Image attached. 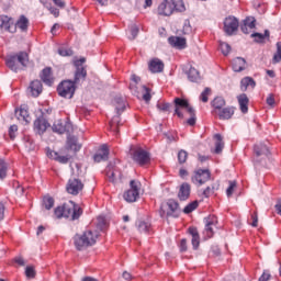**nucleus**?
<instances>
[{
    "label": "nucleus",
    "instance_id": "1",
    "mask_svg": "<svg viewBox=\"0 0 281 281\" xmlns=\"http://www.w3.org/2000/svg\"><path fill=\"white\" fill-rule=\"evenodd\" d=\"M85 63H87L85 57L74 60V65L77 68L75 71V79L74 81L64 80L58 85L57 93L60 95V98H66L68 100L74 98V93H76V85H80V82H83L85 78H87V69L82 67Z\"/></svg>",
    "mask_w": 281,
    "mask_h": 281
},
{
    "label": "nucleus",
    "instance_id": "2",
    "mask_svg": "<svg viewBox=\"0 0 281 281\" xmlns=\"http://www.w3.org/2000/svg\"><path fill=\"white\" fill-rule=\"evenodd\" d=\"M98 236V231H86L82 235H75L74 243L76 249H78V251H82V249H87V247L95 245Z\"/></svg>",
    "mask_w": 281,
    "mask_h": 281
},
{
    "label": "nucleus",
    "instance_id": "3",
    "mask_svg": "<svg viewBox=\"0 0 281 281\" xmlns=\"http://www.w3.org/2000/svg\"><path fill=\"white\" fill-rule=\"evenodd\" d=\"M30 61V55L25 52H20L16 55H10L5 59V65L11 69V71H19L21 67H27V63Z\"/></svg>",
    "mask_w": 281,
    "mask_h": 281
},
{
    "label": "nucleus",
    "instance_id": "4",
    "mask_svg": "<svg viewBox=\"0 0 281 281\" xmlns=\"http://www.w3.org/2000/svg\"><path fill=\"white\" fill-rule=\"evenodd\" d=\"M175 9L179 12H184L186 5L183 4V1H179L175 4V2L165 0L158 5V14H160V16H170L172 12H175Z\"/></svg>",
    "mask_w": 281,
    "mask_h": 281
},
{
    "label": "nucleus",
    "instance_id": "5",
    "mask_svg": "<svg viewBox=\"0 0 281 281\" xmlns=\"http://www.w3.org/2000/svg\"><path fill=\"white\" fill-rule=\"evenodd\" d=\"M82 216V207L74 201L64 203V218H70V221H78Z\"/></svg>",
    "mask_w": 281,
    "mask_h": 281
},
{
    "label": "nucleus",
    "instance_id": "6",
    "mask_svg": "<svg viewBox=\"0 0 281 281\" xmlns=\"http://www.w3.org/2000/svg\"><path fill=\"white\" fill-rule=\"evenodd\" d=\"M132 159L138 166H148L150 164V154L143 148H135L131 153Z\"/></svg>",
    "mask_w": 281,
    "mask_h": 281
},
{
    "label": "nucleus",
    "instance_id": "7",
    "mask_svg": "<svg viewBox=\"0 0 281 281\" xmlns=\"http://www.w3.org/2000/svg\"><path fill=\"white\" fill-rule=\"evenodd\" d=\"M130 189L124 193V199L127 203H135L139 199V190H142V183L132 180L130 182Z\"/></svg>",
    "mask_w": 281,
    "mask_h": 281
},
{
    "label": "nucleus",
    "instance_id": "8",
    "mask_svg": "<svg viewBox=\"0 0 281 281\" xmlns=\"http://www.w3.org/2000/svg\"><path fill=\"white\" fill-rule=\"evenodd\" d=\"M85 190V183L78 178H70L66 184V191L72 196H78V193Z\"/></svg>",
    "mask_w": 281,
    "mask_h": 281
},
{
    "label": "nucleus",
    "instance_id": "9",
    "mask_svg": "<svg viewBox=\"0 0 281 281\" xmlns=\"http://www.w3.org/2000/svg\"><path fill=\"white\" fill-rule=\"evenodd\" d=\"M173 102H175V114L181 120H183V112L181 111L184 110L187 111V113H190V109H194L193 106H190V103L186 99L176 98Z\"/></svg>",
    "mask_w": 281,
    "mask_h": 281
},
{
    "label": "nucleus",
    "instance_id": "10",
    "mask_svg": "<svg viewBox=\"0 0 281 281\" xmlns=\"http://www.w3.org/2000/svg\"><path fill=\"white\" fill-rule=\"evenodd\" d=\"M211 177L212 173L207 169H198L196 171H194L191 181L192 183H195V186H203V183H207V180Z\"/></svg>",
    "mask_w": 281,
    "mask_h": 281
},
{
    "label": "nucleus",
    "instance_id": "11",
    "mask_svg": "<svg viewBox=\"0 0 281 281\" xmlns=\"http://www.w3.org/2000/svg\"><path fill=\"white\" fill-rule=\"evenodd\" d=\"M217 223L218 220L214 215L205 218V228L203 231V235L206 236V238H212V236H214V229H216Z\"/></svg>",
    "mask_w": 281,
    "mask_h": 281
},
{
    "label": "nucleus",
    "instance_id": "12",
    "mask_svg": "<svg viewBox=\"0 0 281 281\" xmlns=\"http://www.w3.org/2000/svg\"><path fill=\"white\" fill-rule=\"evenodd\" d=\"M181 211L179 210V203L175 200H169L167 202V211H162L161 216H168L172 218H178Z\"/></svg>",
    "mask_w": 281,
    "mask_h": 281
},
{
    "label": "nucleus",
    "instance_id": "13",
    "mask_svg": "<svg viewBox=\"0 0 281 281\" xmlns=\"http://www.w3.org/2000/svg\"><path fill=\"white\" fill-rule=\"evenodd\" d=\"M238 30V20L234 16H228L224 21V32L228 35L232 36L234 32Z\"/></svg>",
    "mask_w": 281,
    "mask_h": 281
},
{
    "label": "nucleus",
    "instance_id": "14",
    "mask_svg": "<svg viewBox=\"0 0 281 281\" xmlns=\"http://www.w3.org/2000/svg\"><path fill=\"white\" fill-rule=\"evenodd\" d=\"M254 153L256 157H259L261 159H267L269 155H271V150L269 149V145L265 143H258L254 146Z\"/></svg>",
    "mask_w": 281,
    "mask_h": 281
},
{
    "label": "nucleus",
    "instance_id": "15",
    "mask_svg": "<svg viewBox=\"0 0 281 281\" xmlns=\"http://www.w3.org/2000/svg\"><path fill=\"white\" fill-rule=\"evenodd\" d=\"M0 30H3L4 32H10L11 34H14L16 32V25L12 23V19H10L8 15H1L0 16Z\"/></svg>",
    "mask_w": 281,
    "mask_h": 281
},
{
    "label": "nucleus",
    "instance_id": "16",
    "mask_svg": "<svg viewBox=\"0 0 281 281\" xmlns=\"http://www.w3.org/2000/svg\"><path fill=\"white\" fill-rule=\"evenodd\" d=\"M53 131L54 133H58L59 135H63L65 133H71V123L58 120L53 124Z\"/></svg>",
    "mask_w": 281,
    "mask_h": 281
},
{
    "label": "nucleus",
    "instance_id": "17",
    "mask_svg": "<svg viewBox=\"0 0 281 281\" xmlns=\"http://www.w3.org/2000/svg\"><path fill=\"white\" fill-rule=\"evenodd\" d=\"M169 45L171 47H175L176 49H186L188 47V42L186 37H179V36H170L168 38Z\"/></svg>",
    "mask_w": 281,
    "mask_h": 281
},
{
    "label": "nucleus",
    "instance_id": "18",
    "mask_svg": "<svg viewBox=\"0 0 281 281\" xmlns=\"http://www.w3.org/2000/svg\"><path fill=\"white\" fill-rule=\"evenodd\" d=\"M164 61L159 58H153L148 63V69L151 74H161L164 71Z\"/></svg>",
    "mask_w": 281,
    "mask_h": 281
},
{
    "label": "nucleus",
    "instance_id": "19",
    "mask_svg": "<svg viewBox=\"0 0 281 281\" xmlns=\"http://www.w3.org/2000/svg\"><path fill=\"white\" fill-rule=\"evenodd\" d=\"M15 115L20 122H25V124H30L32 120L27 111V105H21L20 109L15 110Z\"/></svg>",
    "mask_w": 281,
    "mask_h": 281
},
{
    "label": "nucleus",
    "instance_id": "20",
    "mask_svg": "<svg viewBox=\"0 0 281 281\" xmlns=\"http://www.w3.org/2000/svg\"><path fill=\"white\" fill-rule=\"evenodd\" d=\"M188 233L190 234L191 238V245L193 247L194 250L199 249L200 245H201V236L199 235V229H196V227H189L188 228Z\"/></svg>",
    "mask_w": 281,
    "mask_h": 281
},
{
    "label": "nucleus",
    "instance_id": "21",
    "mask_svg": "<svg viewBox=\"0 0 281 281\" xmlns=\"http://www.w3.org/2000/svg\"><path fill=\"white\" fill-rule=\"evenodd\" d=\"M93 159L97 164H100V161H106V159H109V146L106 144L102 145L98 153L94 154Z\"/></svg>",
    "mask_w": 281,
    "mask_h": 281
},
{
    "label": "nucleus",
    "instance_id": "22",
    "mask_svg": "<svg viewBox=\"0 0 281 281\" xmlns=\"http://www.w3.org/2000/svg\"><path fill=\"white\" fill-rule=\"evenodd\" d=\"M47 128H49V123L47 122V120L43 117H38L37 120H35L34 130L36 131V133H38V135H43V133H45Z\"/></svg>",
    "mask_w": 281,
    "mask_h": 281
},
{
    "label": "nucleus",
    "instance_id": "23",
    "mask_svg": "<svg viewBox=\"0 0 281 281\" xmlns=\"http://www.w3.org/2000/svg\"><path fill=\"white\" fill-rule=\"evenodd\" d=\"M235 111H236V108L227 106L216 112V114L220 117V120H232V117H234Z\"/></svg>",
    "mask_w": 281,
    "mask_h": 281
},
{
    "label": "nucleus",
    "instance_id": "24",
    "mask_svg": "<svg viewBox=\"0 0 281 281\" xmlns=\"http://www.w3.org/2000/svg\"><path fill=\"white\" fill-rule=\"evenodd\" d=\"M41 80L48 87H52V85H54V76L52 75V68L46 67L42 70Z\"/></svg>",
    "mask_w": 281,
    "mask_h": 281
},
{
    "label": "nucleus",
    "instance_id": "25",
    "mask_svg": "<svg viewBox=\"0 0 281 281\" xmlns=\"http://www.w3.org/2000/svg\"><path fill=\"white\" fill-rule=\"evenodd\" d=\"M233 70L236 72L245 71L247 67V61L243 57H236L232 61Z\"/></svg>",
    "mask_w": 281,
    "mask_h": 281
},
{
    "label": "nucleus",
    "instance_id": "26",
    "mask_svg": "<svg viewBox=\"0 0 281 281\" xmlns=\"http://www.w3.org/2000/svg\"><path fill=\"white\" fill-rule=\"evenodd\" d=\"M29 89L33 98H38V95L43 93V83L41 82V80H34L31 82Z\"/></svg>",
    "mask_w": 281,
    "mask_h": 281
},
{
    "label": "nucleus",
    "instance_id": "27",
    "mask_svg": "<svg viewBox=\"0 0 281 281\" xmlns=\"http://www.w3.org/2000/svg\"><path fill=\"white\" fill-rule=\"evenodd\" d=\"M190 184L188 182H184L180 186L178 198L180 201H188L190 199Z\"/></svg>",
    "mask_w": 281,
    "mask_h": 281
},
{
    "label": "nucleus",
    "instance_id": "28",
    "mask_svg": "<svg viewBox=\"0 0 281 281\" xmlns=\"http://www.w3.org/2000/svg\"><path fill=\"white\" fill-rule=\"evenodd\" d=\"M237 100L241 113H247L249 111V98L245 93H241L237 97Z\"/></svg>",
    "mask_w": 281,
    "mask_h": 281
},
{
    "label": "nucleus",
    "instance_id": "29",
    "mask_svg": "<svg viewBox=\"0 0 281 281\" xmlns=\"http://www.w3.org/2000/svg\"><path fill=\"white\" fill-rule=\"evenodd\" d=\"M47 157H49V159H54L55 161H58L59 164L69 162V156H60L57 151H54V150L47 151Z\"/></svg>",
    "mask_w": 281,
    "mask_h": 281
},
{
    "label": "nucleus",
    "instance_id": "30",
    "mask_svg": "<svg viewBox=\"0 0 281 281\" xmlns=\"http://www.w3.org/2000/svg\"><path fill=\"white\" fill-rule=\"evenodd\" d=\"M249 87L251 89H255L256 88V80H254V78H251V77L243 78L241 81H240L241 91H247V89H249Z\"/></svg>",
    "mask_w": 281,
    "mask_h": 281
},
{
    "label": "nucleus",
    "instance_id": "31",
    "mask_svg": "<svg viewBox=\"0 0 281 281\" xmlns=\"http://www.w3.org/2000/svg\"><path fill=\"white\" fill-rule=\"evenodd\" d=\"M214 139L216 140L214 153H215V155H221V153H223V149L225 148V143L223 142V136L221 134H215Z\"/></svg>",
    "mask_w": 281,
    "mask_h": 281
},
{
    "label": "nucleus",
    "instance_id": "32",
    "mask_svg": "<svg viewBox=\"0 0 281 281\" xmlns=\"http://www.w3.org/2000/svg\"><path fill=\"white\" fill-rule=\"evenodd\" d=\"M80 148H82V146L80 144H78V138H76L75 136H70L67 139V149L68 150H74L75 153H78V150H80Z\"/></svg>",
    "mask_w": 281,
    "mask_h": 281
},
{
    "label": "nucleus",
    "instance_id": "33",
    "mask_svg": "<svg viewBox=\"0 0 281 281\" xmlns=\"http://www.w3.org/2000/svg\"><path fill=\"white\" fill-rule=\"evenodd\" d=\"M14 25H15V31H16V27H19L21 32H27L30 20H27L25 15H21Z\"/></svg>",
    "mask_w": 281,
    "mask_h": 281
},
{
    "label": "nucleus",
    "instance_id": "34",
    "mask_svg": "<svg viewBox=\"0 0 281 281\" xmlns=\"http://www.w3.org/2000/svg\"><path fill=\"white\" fill-rule=\"evenodd\" d=\"M114 105H115L117 115H122V113H124V110L126 109V101H124V98L122 97H116L114 99Z\"/></svg>",
    "mask_w": 281,
    "mask_h": 281
},
{
    "label": "nucleus",
    "instance_id": "35",
    "mask_svg": "<svg viewBox=\"0 0 281 281\" xmlns=\"http://www.w3.org/2000/svg\"><path fill=\"white\" fill-rule=\"evenodd\" d=\"M188 79L190 82H199L201 80V75L196 68L190 66L189 70L187 71Z\"/></svg>",
    "mask_w": 281,
    "mask_h": 281
},
{
    "label": "nucleus",
    "instance_id": "36",
    "mask_svg": "<svg viewBox=\"0 0 281 281\" xmlns=\"http://www.w3.org/2000/svg\"><path fill=\"white\" fill-rule=\"evenodd\" d=\"M215 113H218L220 110H222L226 102H225V99H223L222 97H216L212 102H211Z\"/></svg>",
    "mask_w": 281,
    "mask_h": 281
},
{
    "label": "nucleus",
    "instance_id": "37",
    "mask_svg": "<svg viewBox=\"0 0 281 281\" xmlns=\"http://www.w3.org/2000/svg\"><path fill=\"white\" fill-rule=\"evenodd\" d=\"M106 177L109 178V181L112 183H115L117 179H122V173L115 169L108 168L106 170Z\"/></svg>",
    "mask_w": 281,
    "mask_h": 281
},
{
    "label": "nucleus",
    "instance_id": "38",
    "mask_svg": "<svg viewBox=\"0 0 281 281\" xmlns=\"http://www.w3.org/2000/svg\"><path fill=\"white\" fill-rule=\"evenodd\" d=\"M251 38H255L256 43H265L269 38V31H265V34L262 33H252Z\"/></svg>",
    "mask_w": 281,
    "mask_h": 281
},
{
    "label": "nucleus",
    "instance_id": "39",
    "mask_svg": "<svg viewBox=\"0 0 281 281\" xmlns=\"http://www.w3.org/2000/svg\"><path fill=\"white\" fill-rule=\"evenodd\" d=\"M119 126H120V116H114L110 121V131H112V133H114V135H117L120 133V131L117 130Z\"/></svg>",
    "mask_w": 281,
    "mask_h": 281
},
{
    "label": "nucleus",
    "instance_id": "40",
    "mask_svg": "<svg viewBox=\"0 0 281 281\" xmlns=\"http://www.w3.org/2000/svg\"><path fill=\"white\" fill-rule=\"evenodd\" d=\"M245 27H248L249 30H254L256 27V19L246 18L244 20V24L241 25V32H245Z\"/></svg>",
    "mask_w": 281,
    "mask_h": 281
},
{
    "label": "nucleus",
    "instance_id": "41",
    "mask_svg": "<svg viewBox=\"0 0 281 281\" xmlns=\"http://www.w3.org/2000/svg\"><path fill=\"white\" fill-rule=\"evenodd\" d=\"M43 206L45 210H52L54 207V198L46 195L43 198Z\"/></svg>",
    "mask_w": 281,
    "mask_h": 281
},
{
    "label": "nucleus",
    "instance_id": "42",
    "mask_svg": "<svg viewBox=\"0 0 281 281\" xmlns=\"http://www.w3.org/2000/svg\"><path fill=\"white\" fill-rule=\"evenodd\" d=\"M220 49L224 56H229V52H232V46L225 42H220Z\"/></svg>",
    "mask_w": 281,
    "mask_h": 281
},
{
    "label": "nucleus",
    "instance_id": "43",
    "mask_svg": "<svg viewBox=\"0 0 281 281\" xmlns=\"http://www.w3.org/2000/svg\"><path fill=\"white\" fill-rule=\"evenodd\" d=\"M189 115L190 119H188L187 124H189V126H194V124H196V112L194 111V109H189Z\"/></svg>",
    "mask_w": 281,
    "mask_h": 281
},
{
    "label": "nucleus",
    "instance_id": "44",
    "mask_svg": "<svg viewBox=\"0 0 281 281\" xmlns=\"http://www.w3.org/2000/svg\"><path fill=\"white\" fill-rule=\"evenodd\" d=\"M138 232H140V234H148V232H150V224L146 222H139Z\"/></svg>",
    "mask_w": 281,
    "mask_h": 281
},
{
    "label": "nucleus",
    "instance_id": "45",
    "mask_svg": "<svg viewBox=\"0 0 281 281\" xmlns=\"http://www.w3.org/2000/svg\"><path fill=\"white\" fill-rule=\"evenodd\" d=\"M196 207H199V202L194 201V202L189 203L183 209V212H184V214H191V212H194V210H196Z\"/></svg>",
    "mask_w": 281,
    "mask_h": 281
},
{
    "label": "nucleus",
    "instance_id": "46",
    "mask_svg": "<svg viewBox=\"0 0 281 281\" xmlns=\"http://www.w3.org/2000/svg\"><path fill=\"white\" fill-rule=\"evenodd\" d=\"M8 175V165L1 160L0 161V179H5Z\"/></svg>",
    "mask_w": 281,
    "mask_h": 281
},
{
    "label": "nucleus",
    "instance_id": "47",
    "mask_svg": "<svg viewBox=\"0 0 281 281\" xmlns=\"http://www.w3.org/2000/svg\"><path fill=\"white\" fill-rule=\"evenodd\" d=\"M178 161L179 164H186V161H188V151L181 149L178 153Z\"/></svg>",
    "mask_w": 281,
    "mask_h": 281
},
{
    "label": "nucleus",
    "instance_id": "48",
    "mask_svg": "<svg viewBox=\"0 0 281 281\" xmlns=\"http://www.w3.org/2000/svg\"><path fill=\"white\" fill-rule=\"evenodd\" d=\"M211 93L212 89L205 88L204 91L200 94L201 102H207Z\"/></svg>",
    "mask_w": 281,
    "mask_h": 281
},
{
    "label": "nucleus",
    "instance_id": "49",
    "mask_svg": "<svg viewBox=\"0 0 281 281\" xmlns=\"http://www.w3.org/2000/svg\"><path fill=\"white\" fill-rule=\"evenodd\" d=\"M56 218H65V204L63 206H57L54 211Z\"/></svg>",
    "mask_w": 281,
    "mask_h": 281
},
{
    "label": "nucleus",
    "instance_id": "50",
    "mask_svg": "<svg viewBox=\"0 0 281 281\" xmlns=\"http://www.w3.org/2000/svg\"><path fill=\"white\" fill-rule=\"evenodd\" d=\"M273 63H281V42L277 43V54L273 56Z\"/></svg>",
    "mask_w": 281,
    "mask_h": 281
},
{
    "label": "nucleus",
    "instance_id": "51",
    "mask_svg": "<svg viewBox=\"0 0 281 281\" xmlns=\"http://www.w3.org/2000/svg\"><path fill=\"white\" fill-rule=\"evenodd\" d=\"M25 276L26 278H36V270H34V267L27 266L25 269Z\"/></svg>",
    "mask_w": 281,
    "mask_h": 281
},
{
    "label": "nucleus",
    "instance_id": "52",
    "mask_svg": "<svg viewBox=\"0 0 281 281\" xmlns=\"http://www.w3.org/2000/svg\"><path fill=\"white\" fill-rule=\"evenodd\" d=\"M183 34H192V25H190V20H186L182 29Z\"/></svg>",
    "mask_w": 281,
    "mask_h": 281
},
{
    "label": "nucleus",
    "instance_id": "53",
    "mask_svg": "<svg viewBox=\"0 0 281 281\" xmlns=\"http://www.w3.org/2000/svg\"><path fill=\"white\" fill-rule=\"evenodd\" d=\"M234 190H236V181H229V187L226 189V195L232 196Z\"/></svg>",
    "mask_w": 281,
    "mask_h": 281
},
{
    "label": "nucleus",
    "instance_id": "54",
    "mask_svg": "<svg viewBox=\"0 0 281 281\" xmlns=\"http://www.w3.org/2000/svg\"><path fill=\"white\" fill-rule=\"evenodd\" d=\"M16 131H19V126L11 125L9 128V137L10 139H14L16 137Z\"/></svg>",
    "mask_w": 281,
    "mask_h": 281
},
{
    "label": "nucleus",
    "instance_id": "55",
    "mask_svg": "<svg viewBox=\"0 0 281 281\" xmlns=\"http://www.w3.org/2000/svg\"><path fill=\"white\" fill-rule=\"evenodd\" d=\"M131 34H132L131 40L135 41V38H137V34H139V27H137L135 24H133L131 26Z\"/></svg>",
    "mask_w": 281,
    "mask_h": 281
},
{
    "label": "nucleus",
    "instance_id": "56",
    "mask_svg": "<svg viewBox=\"0 0 281 281\" xmlns=\"http://www.w3.org/2000/svg\"><path fill=\"white\" fill-rule=\"evenodd\" d=\"M58 54L59 56H74V50L67 48H59Z\"/></svg>",
    "mask_w": 281,
    "mask_h": 281
},
{
    "label": "nucleus",
    "instance_id": "57",
    "mask_svg": "<svg viewBox=\"0 0 281 281\" xmlns=\"http://www.w3.org/2000/svg\"><path fill=\"white\" fill-rule=\"evenodd\" d=\"M143 89L146 91L143 94V100H145V102H150L151 95H150V89H148V87L144 86Z\"/></svg>",
    "mask_w": 281,
    "mask_h": 281
},
{
    "label": "nucleus",
    "instance_id": "58",
    "mask_svg": "<svg viewBox=\"0 0 281 281\" xmlns=\"http://www.w3.org/2000/svg\"><path fill=\"white\" fill-rule=\"evenodd\" d=\"M98 227L99 229H104V227L106 226V220L104 218V216H99L98 217Z\"/></svg>",
    "mask_w": 281,
    "mask_h": 281
},
{
    "label": "nucleus",
    "instance_id": "59",
    "mask_svg": "<svg viewBox=\"0 0 281 281\" xmlns=\"http://www.w3.org/2000/svg\"><path fill=\"white\" fill-rule=\"evenodd\" d=\"M157 109L164 112L170 111V103H159L157 104Z\"/></svg>",
    "mask_w": 281,
    "mask_h": 281
},
{
    "label": "nucleus",
    "instance_id": "60",
    "mask_svg": "<svg viewBox=\"0 0 281 281\" xmlns=\"http://www.w3.org/2000/svg\"><path fill=\"white\" fill-rule=\"evenodd\" d=\"M180 251L184 252L188 251V239H181L180 240Z\"/></svg>",
    "mask_w": 281,
    "mask_h": 281
},
{
    "label": "nucleus",
    "instance_id": "61",
    "mask_svg": "<svg viewBox=\"0 0 281 281\" xmlns=\"http://www.w3.org/2000/svg\"><path fill=\"white\" fill-rule=\"evenodd\" d=\"M251 220H252L251 226H252V227H258V213H257V212H255V213L251 215Z\"/></svg>",
    "mask_w": 281,
    "mask_h": 281
},
{
    "label": "nucleus",
    "instance_id": "62",
    "mask_svg": "<svg viewBox=\"0 0 281 281\" xmlns=\"http://www.w3.org/2000/svg\"><path fill=\"white\" fill-rule=\"evenodd\" d=\"M204 196L207 199L209 196H212V194H214V190L212 189V187H207L204 191H203Z\"/></svg>",
    "mask_w": 281,
    "mask_h": 281
},
{
    "label": "nucleus",
    "instance_id": "63",
    "mask_svg": "<svg viewBox=\"0 0 281 281\" xmlns=\"http://www.w3.org/2000/svg\"><path fill=\"white\" fill-rule=\"evenodd\" d=\"M266 102L268 106H273V104H276V99L273 98V94H269Z\"/></svg>",
    "mask_w": 281,
    "mask_h": 281
},
{
    "label": "nucleus",
    "instance_id": "64",
    "mask_svg": "<svg viewBox=\"0 0 281 281\" xmlns=\"http://www.w3.org/2000/svg\"><path fill=\"white\" fill-rule=\"evenodd\" d=\"M271 280V274L269 272H263L262 276L259 278V281H269Z\"/></svg>",
    "mask_w": 281,
    "mask_h": 281
}]
</instances>
